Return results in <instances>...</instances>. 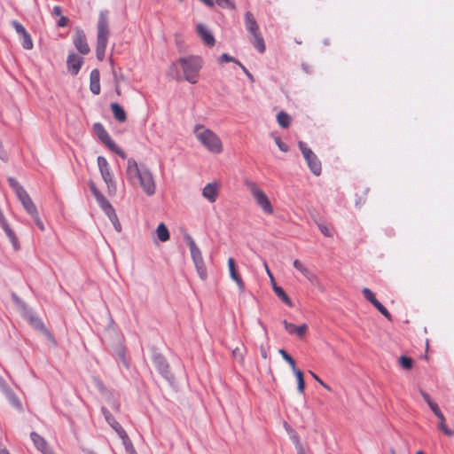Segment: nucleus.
Returning a JSON list of instances; mask_svg holds the SVG:
<instances>
[{"mask_svg":"<svg viewBox=\"0 0 454 454\" xmlns=\"http://www.w3.org/2000/svg\"><path fill=\"white\" fill-rule=\"evenodd\" d=\"M125 176L131 186L140 188L147 196L155 194L157 187L155 176L148 167L138 166L133 158H129L127 161Z\"/></svg>","mask_w":454,"mask_h":454,"instance_id":"nucleus-1","label":"nucleus"},{"mask_svg":"<svg viewBox=\"0 0 454 454\" xmlns=\"http://www.w3.org/2000/svg\"><path fill=\"white\" fill-rule=\"evenodd\" d=\"M193 134L197 141L209 153L220 154L223 152V144L220 137L203 124H196Z\"/></svg>","mask_w":454,"mask_h":454,"instance_id":"nucleus-2","label":"nucleus"},{"mask_svg":"<svg viewBox=\"0 0 454 454\" xmlns=\"http://www.w3.org/2000/svg\"><path fill=\"white\" fill-rule=\"evenodd\" d=\"M109 21L108 13L106 11H102L99 13L98 21V35H97V47L96 55L99 61L105 59L106 49L109 37Z\"/></svg>","mask_w":454,"mask_h":454,"instance_id":"nucleus-3","label":"nucleus"},{"mask_svg":"<svg viewBox=\"0 0 454 454\" xmlns=\"http://www.w3.org/2000/svg\"><path fill=\"white\" fill-rule=\"evenodd\" d=\"M174 67H179L183 71V78L192 84L199 81V74L202 67V60L199 57L182 58L178 59Z\"/></svg>","mask_w":454,"mask_h":454,"instance_id":"nucleus-4","label":"nucleus"},{"mask_svg":"<svg viewBox=\"0 0 454 454\" xmlns=\"http://www.w3.org/2000/svg\"><path fill=\"white\" fill-rule=\"evenodd\" d=\"M246 185L253 196L256 205L266 215H272L274 213L273 206L271 205L266 193L258 186L254 182H247Z\"/></svg>","mask_w":454,"mask_h":454,"instance_id":"nucleus-5","label":"nucleus"},{"mask_svg":"<svg viewBox=\"0 0 454 454\" xmlns=\"http://www.w3.org/2000/svg\"><path fill=\"white\" fill-rule=\"evenodd\" d=\"M8 183L10 186L12 188L14 192L16 193L17 197L19 198L20 201L21 202L23 207L27 211V213L30 215H35L37 211L36 206L33 202L31 197L27 192V191L19 184V182L13 178L9 177Z\"/></svg>","mask_w":454,"mask_h":454,"instance_id":"nucleus-6","label":"nucleus"},{"mask_svg":"<svg viewBox=\"0 0 454 454\" xmlns=\"http://www.w3.org/2000/svg\"><path fill=\"white\" fill-rule=\"evenodd\" d=\"M186 243L189 247L191 256L196 267L197 272L200 278L202 280H205L207 277V272L200 249L196 245L194 239L190 236L186 237Z\"/></svg>","mask_w":454,"mask_h":454,"instance_id":"nucleus-7","label":"nucleus"},{"mask_svg":"<svg viewBox=\"0 0 454 454\" xmlns=\"http://www.w3.org/2000/svg\"><path fill=\"white\" fill-rule=\"evenodd\" d=\"M99 172L102 179L107 186V192L110 195L116 193L117 186L111 172L110 165L107 160L103 156H98L97 159Z\"/></svg>","mask_w":454,"mask_h":454,"instance_id":"nucleus-8","label":"nucleus"},{"mask_svg":"<svg viewBox=\"0 0 454 454\" xmlns=\"http://www.w3.org/2000/svg\"><path fill=\"white\" fill-rule=\"evenodd\" d=\"M93 129L98 137L101 140V142L104 143L111 151L118 154L122 159H125L127 157L124 151H122L119 146H117L116 144L112 140L110 135L101 123H95L93 126Z\"/></svg>","mask_w":454,"mask_h":454,"instance_id":"nucleus-9","label":"nucleus"},{"mask_svg":"<svg viewBox=\"0 0 454 454\" xmlns=\"http://www.w3.org/2000/svg\"><path fill=\"white\" fill-rule=\"evenodd\" d=\"M299 147L311 172L316 176H319L322 171V165L317 156L303 142L299 143Z\"/></svg>","mask_w":454,"mask_h":454,"instance_id":"nucleus-10","label":"nucleus"},{"mask_svg":"<svg viewBox=\"0 0 454 454\" xmlns=\"http://www.w3.org/2000/svg\"><path fill=\"white\" fill-rule=\"evenodd\" d=\"M278 353L283 359L290 365L292 371L297 380V390L300 394H303L305 390V381L303 372L296 367L294 359L283 348L278 349Z\"/></svg>","mask_w":454,"mask_h":454,"instance_id":"nucleus-11","label":"nucleus"},{"mask_svg":"<svg viewBox=\"0 0 454 454\" xmlns=\"http://www.w3.org/2000/svg\"><path fill=\"white\" fill-rule=\"evenodd\" d=\"M73 43L76 50L82 55H87L90 51V46L87 43V38L84 32L77 29L73 39Z\"/></svg>","mask_w":454,"mask_h":454,"instance_id":"nucleus-12","label":"nucleus"},{"mask_svg":"<svg viewBox=\"0 0 454 454\" xmlns=\"http://www.w3.org/2000/svg\"><path fill=\"white\" fill-rule=\"evenodd\" d=\"M228 270L230 278L236 283L239 291L243 293L245 291V283L238 271L235 260L232 257L228 259Z\"/></svg>","mask_w":454,"mask_h":454,"instance_id":"nucleus-13","label":"nucleus"},{"mask_svg":"<svg viewBox=\"0 0 454 454\" xmlns=\"http://www.w3.org/2000/svg\"><path fill=\"white\" fill-rule=\"evenodd\" d=\"M363 294L367 301H369L386 318L391 320V315L388 310L376 299L373 292L365 287Z\"/></svg>","mask_w":454,"mask_h":454,"instance_id":"nucleus-14","label":"nucleus"},{"mask_svg":"<svg viewBox=\"0 0 454 454\" xmlns=\"http://www.w3.org/2000/svg\"><path fill=\"white\" fill-rule=\"evenodd\" d=\"M220 184L217 182L209 183L202 189V196L209 202L214 203L218 198Z\"/></svg>","mask_w":454,"mask_h":454,"instance_id":"nucleus-15","label":"nucleus"},{"mask_svg":"<svg viewBox=\"0 0 454 454\" xmlns=\"http://www.w3.org/2000/svg\"><path fill=\"white\" fill-rule=\"evenodd\" d=\"M83 64V59L74 53H70L67 59V66L69 73L76 75Z\"/></svg>","mask_w":454,"mask_h":454,"instance_id":"nucleus-16","label":"nucleus"},{"mask_svg":"<svg viewBox=\"0 0 454 454\" xmlns=\"http://www.w3.org/2000/svg\"><path fill=\"white\" fill-rule=\"evenodd\" d=\"M283 325L288 333L295 334L300 338H303L308 331V325L306 324L297 326L292 323L287 322L286 320H284Z\"/></svg>","mask_w":454,"mask_h":454,"instance_id":"nucleus-17","label":"nucleus"},{"mask_svg":"<svg viewBox=\"0 0 454 454\" xmlns=\"http://www.w3.org/2000/svg\"><path fill=\"white\" fill-rule=\"evenodd\" d=\"M294 267L299 270L309 281L315 283L317 281V276L311 272L309 268L300 260L294 261Z\"/></svg>","mask_w":454,"mask_h":454,"instance_id":"nucleus-18","label":"nucleus"},{"mask_svg":"<svg viewBox=\"0 0 454 454\" xmlns=\"http://www.w3.org/2000/svg\"><path fill=\"white\" fill-rule=\"evenodd\" d=\"M90 90L94 95L100 93V73L98 69H93L90 75Z\"/></svg>","mask_w":454,"mask_h":454,"instance_id":"nucleus-19","label":"nucleus"},{"mask_svg":"<svg viewBox=\"0 0 454 454\" xmlns=\"http://www.w3.org/2000/svg\"><path fill=\"white\" fill-rule=\"evenodd\" d=\"M246 27L251 35L260 33L259 26L251 12H247L245 14Z\"/></svg>","mask_w":454,"mask_h":454,"instance_id":"nucleus-20","label":"nucleus"},{"mask_svg":"<svg viewBox=\"0 0 454 454\" xmlns=\"http://www.w3.org/2000/svg\"><path fill=\"white\" fill-rule=\"evenodd\" d=\"M197 31L200 38L207 45L213 46L215 44V38L206 27H204L202 24H199L197 26Z\"/></svg>","mask_w":454,"mask_h":454,"instance_id":"nucleus-21","label":"nucleus"},{"mask_svg":"<svg viewBox=\"0 0 454 454\" xmlns=\"http://www.w3.org/2000/svg\"><path fill=\"white\" fill-rule=\"evenodd\" d=\"M30 437H31V440L33 441L35 446L36 447V449L39 451H41L42 453H43L48 449H50L46 440L43 437H42L40 434H38L37 433L32 432L30 434Z\"/></svg>","mask_w":454,"mask_h":454,"instance_id":"nucleus-22","label":"nucleus"},{"mask_svg":"<svg viewBox=\"0 0 454 454\" xmlns=\"http://www.w3.org/2000/svg\"><path fill=\"white\" fill-rule=\"evenodd\" d=\"M121 437L122 440L123 444L126 446V448L132 447L130 439L129 438L126 431L122 428V427L118 423L115 422L113 426H110Z\"/></svg>","mask_w":454,"mask_h":454,"instance_id":"nucleus-23","label":"nucleus"},{"mask_svg":"<svg viewBox=\"0 0 454 454\" xmlns=\"http://www.w3.org/2000/svg\"><path fill=\"white\" fill-rule=\"evenodd\" d=\"M0 225L4 229V231H5L6 235L11 239L12 244L15 245L17 243V237H16L14 231L8 225L6 219L4 218V215L1 210H0Z\"/></svg>","mask_w":454,"mask_h":454,"instance_id":"nucleus-24","label":"nucleus"},{"mask_svg":"<svg viewBox=\"0 0 454 454\" xmlns=\"http://www.w3.org/2000/svg\"><path fill=\"white\" fill-rule=\"evenodd\" d=\"M110 107H111V110L113 112L114 118L119 122L126 121V120H127L126 113H125L124 109L119 104L112 103Z\"/></svg>","mask_w":454,"mask_h":454,"instance_id":"nucleus-25","label":"nucleus"},{"mask_svg":"<svg viewBox=\"0 0 454 454\" xmlns=\"http://www.w3.org/2000/svg\"><path fill=\"white\" fill-rule=\"evenodd\" d=\"M96 200L107 216L115 212L111 203L106 200V198L103 194L98 196V198H97Z\"/></svg>","mask_w":454,"mask_h":454,"instance_id":"nucleus-26","label":"nucleus"},{"mask_svg":"<svg viewBox=\"0 0 454 454\" xmlns=\"http://www.w3.org/2000/svg\"><path fill=\"white\" fill-rule=\"evenodd\" d=\"M273 290L275 294L278 295V297L288 307L292 308L294 306L291 299L287 296L286 292L281 286H277L275 283H273Z\"/></svg>","mask_w":454,"mask_h":454,"instance_id":"nucleus-27","label":"nucleus"},{"mask_svg":"<svg viewBox=\"0 0 454 454\" xmlns=\"http://www.w3.org/2000/svg\"><path fill=\"white\" fill-rule=\"evenodd\" d=\"M157 237L160 241L166 242L169 239V231L165 223H160L156 229Z\"/></svg>","mask_w":454,"mask_h":454,"instance_id":"nucleus-28","label":"nucleus"},{"mask_svg":"<svg viewBox=\"0 0 454 454\" xmlns=\"http://www.w3.org/2000/svg\"><path fill=\"white\" fill-rule=\"evenodd\" d=\"M277 121L280 127L286 129L291 124V117L286 112L281 111L277 115Z\"/></svg>","mask_w":454,"mask_h":454,"instance_id":"nucleus-29","label":"nucleus"},{"mask_svg":"<svg viewBox=\"0 0 454 454\" xmlns=\"http://www.w3.org/2000/svg\"><path fill=\"white\" fill-rule=\"evenodd\" d=\"M254 37L253 44L259 51V52L263 53L265 51V43L261 33L255 34L252 35Z\"/></svg>","mask_w":454,"mask_h":454,"instance_id":"nucleus-30","label":"nucleus"},{"mask_svg":"<svg viewBox=\"0 0 454 454\" xmlns=\"http://www.w3.org/2000/svg\"><path fill=\"white\" fill-rule=\"evenodd\" d=\"M399 365L406 371H409L413 366V360L406 356H402L398 359Z\"/></svg>","mask_w":454,"mask_h":454,"instance_id":"nucleus-31","label":"nucleus"},{"mask_svg":"<svg viewBox=\"0 0 454 454\" xmlns=\"http://www.w3.org/2000/svg\"><path fill=\"white\" fill-rule=\"evenodd\" d=\"M22 39V46L26 50H31L34 46L30 35L26 32L20 35Z\"/></svg>","mask_w":454,"mask_h":454,"instance_id":"nucleus-32","label":"nucleus"},{"mask_svg":"<svg viewBox=\"0 0 454 454\" xmlns=\"http://www.w3.org/2000/svg\"><path fill=\"white\" fill-rule=\"evenodd\" d=\"M156 363L157 368L160 373L167 374L168 372V365L164 360H162L160 357H157Z\"/></svg>","mask_w":454,"mask_h":454,"instance_id":"nucleus-33","label":"nucleus"},{"mask_svg":"<svg viewBox=\"0 0 454 454\" xmlns=\"http://www.w3.org/2000/svg\"><path fill=\"white\" fill-rule=\"evenodd\" d=\"M101 411H102V413H103L106 422L110 426H113L115 422H117V420L114 419V417L111 414V412L106 408L102 407Z\"/></svg>","mask_w":454,"mask_h":454,"instance_id":"nucleus-34","label":"nucleus"},{"mask_svg":"<svg viewBox=\"0 0 454 454\" xmlns=\"http://www.w3.org/2000/svg\"><path fill=\"white\" fill-rule=\"evenodd\" d=\"M440 420V424H439V427L441 430H442V432L448 435V436H451V435H454V432L451 431L450 429H449L447 427V426L445 425V418H444V415L442 414V419H439Z\"/></svg>","mask_w":454,"mask_h":454,"instance_id":"nucleus-35","label":"nucleus"},{"mask_svg":"<svg viewBox=\"0 0 454 454\" xmlns=\"http://www.w3.org/2000/svg\"><path fill=\"white\" fill-rule=\"evenodd\" d=\"M108 218L110 219V221L112 222L114 229L118 231V232H121V223L119 222V219L117 217V215L116 213H113L112 215H110L108 216Z\"/></svg>","mask_w":454,"mask_h":454,"instance_id":"nucleus-36","label":"nucleus"},{"mask_svg":"<svg viewBox=\"0 0 454 454\" xmlns=\"http://www.w3.org/2000/svg\"><path fill=\"white\" fill-rule=\"evenodd\" d=\"M8 398H9V401L11 402V403L13 406L17 407L18 409H21L22 408V404H21L20 400L12 392H10L8 394Z\"/></svg>","mask_w":454,"mask_h":454,"instance_id":"nucleus-37","label":"nucleus"},{"mask_svg":"<svg viewBox=\"0 0 454 454\" xmlns=\"http://www.w3.org/2000/svg\"><path fill=\"white\" fill-rule=\"evenodd\" d=\"M293 439H294V446H295V449L297 450V453L298 454H306L305 450H304L303 446L301 445V443L300 442L299 436L298 435H294L293 437Z\"/></svg>","mask_w":454,"mask_h":454,"instance_id":"nucleus-38","label":"nucleus"},{"mask_svg":"<svg viewBox=\"0 0 454 454\" xmlns=\"http://www.w3.org/2000/svg\"><path fill=\"white\" fill-rule=\"evenodd\" d=\"M215 4L222 8L235 9V5L230 0H215Z\"/></svg>","mask_w":454,"mask_h":454,"instance_id":"nucleus-39","label":"nucleus"},{"mask_svg":"<svg viewBox=\"0 0 454 454\" xmlns=\"http://www.w3.org/2000/svg\"><path fill=\"white\" fill-rule=\"evenodd\" d=\"M12 27H14V29L16 30V32H17L20 35H23L24 33L27 32V31L26 30V28L23 27V25H22V24H20V22H18L17 20H13V21L12 22Z\"/></svg>","mask_w":454,"mask_h":454,"instance_id":"nucleus-40","label":"nucleus"},{"mask_svg":"<svg viewBox=\"0 0 454 454\" xmlns=\"http://www.w3.org/2000/svg\"><path fill=\"white\" fill-rule=\"evenodd\" d=\"M30 216L34 219V221L35 222V224L37 225V227L42 231H43L45 230V227H44V224H43V221L41 220V218L39 216L38 211L35 212V215H30Z\"/></svg>","mask_w":454,"mask_h":454,"instance_id":"nucleus-41","label":"nucleus"},{"mask_svg":"<svg viewBox=\"0 0 454 454\" xmlns=\"http://www.w3.org/2000/svg\"><path fill=\"white\" fill-rule=\"evenodd\" d=\"M275 143L278 145V147L284 153L288 152L289 147L288 145L284 143L279 137H275Z\"/></svg>","mask_w":454,"mask_h":454,"instance_id":"nucleus-42","label":"nucleus"},{"mask_svg":"<svg viewBox=\"0 0 454 454\" xmlns=\"http://www.w3.org/2000/svg\"><path fill=\"white\" fill-rule=\"evenodd\" d=\"M318 228L321 231V232L323 233V235H325V237H332L333 236V233H332L330 228L327 227L325 224L318 223Z\"/></svg>","mask_w":454,"mask_h":454,"instance_id":"nucleus-43","label":"nucleus"},{"mask_svg":"<svg viewBox=\"0 0 454 454\" xmlns=\"http://www.w3.org/2000/svg\"><path fill=\"white\" fill-rule=\"evenodd\" d=\"M429 407L438 419L442 418V412L441 411V410L439 409L438 405L435 403L433 402L432 403H430Z\"/></svg>","mask_w":454,"mask_h":454,"instance_id":"nucleus-44","label":"nucleus"},{"mask_svg":"<svg viewBox=\"0 0 454 454\" xmlns=\"http://www.w3.org/2000/svg\"><path fill=\"white\" fill-rule=\"evenodd\" d=\"M220 59H221L222 62H235V63H237V61H238L234 58L229 56L227 53L222 54Z\"/></svg>","mask_w":454,"mask_h":454,"instance_id":"nucleus-45","label":"nucleus"},{"mask_svg":"<svg viewBox=\"0 0 454 454\" xmlns=\"http://www.w3.org/2000/svg\"><path fill=\"white\" fill-rule=\"evenodd\" d=\"M90 188L94 195L95 199L98 198V196L102 195V193L98 191V189L96 187V185L93 183L90 184Z\"/></svg>","mask_w":454,"mask_h":454,"instance_id":"nucleus-46","label":"nucleus"},{"mask_svg":"<svg viewBox=\"0 0 454 454\" xmlns=\"http://www.w3.org/2000/svg\"><path fill=\"white\" fill-rule=\"evenodd\" d=\"M68 19L65 16H60L58 21V26L60 27H64L67 25Z\"/></svg>","mask_w":454,"mask_h":454,"instance_id":"nucleus-47","label":"nucleus"},{"mask_svg":"<svg viewBox=\"0 0 454 454\" xmlns=\"http://www.w3.org/2000/svg\"><path fill=\"white\" fill-rule=\"evenodd\" d=\"M232 355L235 358H239L240 360H243V355L239 348H236L232 351Z\"/></svg>","mask_w":454,"mask_h":454,"instance_id":"nucleus-48","label":"nucleus"},{"mask_svg":"<svg viewBox=\"0 0 454 454\" xmlns=\"http://www.w3.org/2000/svg\"><path fill=\"white\" fill-rule=\"evenodd\" d=\"M61 13H62L61 7L59 5H55L52 9V14L55 16L60 17V16H62Z\"/></svg>","mask_w":454,"mask_h":454,"instance_id":"nucleus-49","label":"nucleus"},{"mask_svg":"<svg viewBox=\"0 0 454 454\" xmlns=\"http://www.w3.org/2000/svg\"><path fill=\"white\" fill-rule=\"evenodd\" d=\"M421 395H422V397L424 398V400L427 402V403L428 404V406L430 405V403H433V401L431 400L430 396L428 394H427L426 392L422 391L421 390Z\"/></svg>","mask_w":454,"mask_h":454,"instance_id":"nucleus-50","label":"nucleus"},{"mask_svg":"<svg viewBox=\"0 0 454 454\" xmlns=\"http://www.w3.org/2000/svg\"><path fill=\"white\" fill-rule=\"evenodd\" d=\"M237 64L242 68L244 73L251 79L253 80V75L249 73V71L239 62L237 61Z\"/></svg>","mask_w":454,"mask_h":454,"instance_id":"nucleus-51","label":"nucleus"},{"mask_svg":"<svg viewBox=\"0 0 454 454\" xmlns=\"http://www.w3.org/2000/svg\"><path fill=\"white\" fill-rule=\"evenodd\" d=\"M264 269H265V271L267 272L268 276L270 278V279L273 281L274 280V278H273V275L268 266V263L266 262H264Z\"/></svg>","mask_w":454,"mask_h":454,"instance_id":"nucleus-52","label":"nucleus"},{"mask_svg":"<svg viewBox=\"0 0 454 454\" xmlns=\"http://www.w3.org/2000/svg\"><path fill=\"white\" fill-rule=\"evenodd\" d=\"M201 2H203L208 7H214L215 5V2L213 0H200Z\"/></svg>","mask_w":454,"mask_h":454,"instance_id":"nucleus-53","label":"nucleus"},{"mask_svg":"<svg viewBox=\"0 0 454 454\" xmlns=\"http://www.w3.org/2000/svg\"><path fill=\"white\" fill-rule=\"evenodd\" d=\"M309 372L313 377V379L317 380L318 383L322 381V380L315 372H313L312 371H309Z\"/></svg>","mask_w":454,"mask_h":454,"instance_id":"nucleus-54","label":"nucleus"},{"mask_svg":"<svg viewBox=\"0 0 454 454\" xmlns=\"http://www.w3.org/2000/svg\"><path fill=\"white\" fill-rule=\"evenodd\" d=\"M113 408L114 411H120V403L116 401H114Z\"/></svg>","mask_w":454,"mask_h":454,"instance_id":"nucleus-55","label":"nucleus"},{"mask_svg":"<svg viewBox=\"0 0 454 454\" xmlns=\"http://www.w3.org/2000/svg\"><path fill=\"white\" fill-rule=\"evenodd\" d=\"M261 354H262V356L264 359H267V358H268V353H267V351H266L264 348H262V350H261Z\"/></svg>","mask_w":454,"mask_h":454,"instance_id":"nucleus-56","label":"nucleus"},{"mask_svg":"<svg viewBox=\"0 0 454 454\" xmlns=\"http://www.w3.org/2000/svg\"><path fill=\"white\" fill-rule=\"evenodd\" d=\"M319 384H320L322 387H324L325 389H327L328 391H331V390H332V389H331V387H330L327 384H325L323 380H322V381H320V383H319Z\"/></svg>","mask_w":454,"mask_h":454,"instance_id":"nucleus-57","label":"nucleus"},{"mask_svg":"<svg viewBox=\"0 0 454 454\" xmlns=\"http://www.w3.org/2000/svg\"><path fill=\"white\" fill-rule=\"evenodd\" d=\"M0 454H10V452L5 448H3L0 449Z\"/></svg>","mask_w":454,"mask_h":454,"instance_id":"nucleus-58","label":"nucleus"},{"mask_svg":"<svg viewBox=\"0 0 454 454\" xmlns=\"http://www.w3.org/2000/svg\"><path fill=\"white\" fill-rule=\"evenodd\" d=\"M43 454H54L53 450L50 448L46 451H44Z\"/></svg>","mask_w":454,"mask_h":454,"instance_id":"nucleus-59","label":"nucleus"},{"mask_svg":"<svg viewBox=\"0 0 454 454\" xmlns=\"http://www.w3.org/2000/svg\"><path fill=\"white\" fill-rule=\"evenodd\" d=\"M115 91H116L117 95H119V96L121 95V89H120V87L117 86L115 88Z\"/></svg>","mask_w":454,"mask_h":454,"instance_id":"nucleus-60","label":"nucleus"},{"mask_svg":"<svg viewBox=\"0 0 454 454\" xmlns=\"http://www.w3.org/2000/svg\"><path fill=\"white\" fill-rule=\"evenodd\" d=\"M416 454H425V453L422 450H419V451H417Z\"/></svg>","mask_w":454,"mask_h":454,"instance_id":"nucleus-61","label":"nucleus"},{"mask_svg":"<svg viewBox=\"0 0 454 454\" xmlns=\"http://www.w3.org/2000/svg\"><path fill=\"white\" fill-rule=\"evenodd\" d=\"M180 2H183L184 0H179Z\"/></svg>","mask_w":454,"mask_h":454,"instance_id":"nucleus-62","label":"nucleus"}]
</instances>
